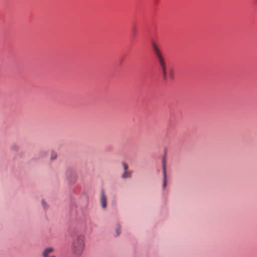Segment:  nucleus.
<instances>
[{"instance_id":"13","label":"nucleus","mask_w":257,"mask_h":257,"mask_svg":"<svg viewBox=\"0 0 257 257\" xmlns=\"http://www.w3.org/2000/svg\"><path fill=\"white\" fill-rule=\"evenodd\" d=\"M256 4H257V0H256Z\"/></svg>"},{"instance_id":"8","label":"nucleus","mask_w":257,"mask_h":257,"mask_svg":"<svg viewBox=\"0 0 257 257\" xmlns=\"http://www.w3.org/2000/svg\"><path fill=\"white\" fill-rule=\"evenodd\" d=\"M115 232L116 235H119L120 233V228L119 226H118L115 228Z\"/></svg>"},{"instance_id":"1","label":"nucleus","mask_w":257,"mask_h":257,"mask_svg":"<svg viewBox=\"0 0 257 257\" xmlns=\"http://www.w3.org/2000/svg\"><path fill=\"white\" fill-rule=\"evenodd\" d=\"M85 247V236L82 234L74 236L71 244L72 252L76 256L82 254Z\"/></svg>"},{"instance_id":"3","label":"nucleus","mask_w":257,"mask_h":257,"mask_svg":"<svg viewBox=\"0 0 257 257\" xmlns=\"http://www.w3.org/2000/svg\"><path fill=\"white\" fill-rule=\"evenodd\" d=\"M100 203L102 208L105 209L107 207V199L104 191L101 190L100 195Z\"/></svg>"},{"instance_id":"6","label":"nucleus","mask_w":257,"mask_h":257,"mask_svg":"<svg viewBox=\"0 0 257 257\" xmlns=\"http://www.w3.org/2000/svg\"><path fill=\"white\" fill-rule=\"evenodd\" d=\"M163 176H164V183L163 188H165L167 185V174L166 170V165L165 163L163 164Z\"/></svg>"},{"instance_id":"4","label":"nucleus","mask_w":257,"mask_h":257,"mask_svg":"<svg viewBox=\"0 0 257 257\" xmlns=\"http://www.w3.org/2000/svg\"><path fill=\"white\" fill-rule=\"evenodd\" d=\"M54 251V248L52 247H48L45 248L42 252L43 257H56L55 255L49 256V254Z\"/></svg>"},{"instance_id":"11","label":"nucleus","mask_w":257,"mask_h":257,"mask_svg":"<svg viewBox=\"0 0 257 257\" xmlns=\"http://www.w3.org/2000/svg\"><path fill=\"white\" fill-rule=\"evenodd\" d=\"M56 155L55 154H52V157L51 158V160H53L56 159Z\"/></svg>"},{"instance_id":"12","label":"nucleus","mask_w":257,"mask_h":257,"mask_svg":"<svg viewBox=\"0 0 257 257\" xmlns=\"http://www.w3.org/2000/svg\"><path fill=\"white\" fill-rule=\"evenodd\" d=\"M170 77H171V78H173V75H171Z\"/></svg>"},{"instance_id":"2","label":"nucleus","mask_w":257,"mask_h":257,"mask_svg":"<svg viewBox=\"0 0 257 257\" xmlns=\"http://www.w3.org/2000/svg\"><path fill=\"white\" fill-rule=\"evenodd\" d=\"M151 46L162 69L163 78L165 80H166L167 78V64L165 58L159 46L155 41L152 42Z\"/></svg>"},{"instance_id":"5","label":"nucleus","mask_w":257,"mask_h":257,"mask_svg":"<svg viewBox=\"0 0 257 257\" xmlns=\"http://www.w3.org/2000/svg\"><path fill=\"white\" fill-rule=\"evenodd\" d=\"M67 179L71 182H74L76 181V174L72 171H67L66 172Z\"/></svg>"},{"instance_id":"7","label":"nucleus","mask_w":257,"mask_h":257,"mask_svg":"<svg viewBox=\"0 0 257 257\" xmlns=\"http://www.w3.org/2000/svg\"><path fill=\"white\" fill-rule=\"evenodd\" d=\"M132 175V173L130 171H124L123 174L122 175V178L123 179L130 178Z\"/></svg>"},{"instance_id":"10","label":"nucleus","mask_w":257,"mask_h":257,"mask_svg":"<svg viewBox=\"0 0 257 257\" xmlns=\"http://www.w3.org/2000/svg\"><path fill=\"white\" fill-rule=\"evenodd\" d=\"M42 204L44 207V208H46L47 207V204H46V203L44 201V200H42Z\"/></svg>"},{"instance_id":"9","label":"nucleus","mask_w":257,"mask_h":257,"mask_svg":"<svg viewBox=\"0 0 257 257\" xmlns=\"http://www.w3.org/2000/svg\"><path fill=\"white\" fill-rule=\"evenodd\" d=\"M122 165H123V168L124 171H127V170L128 169V166L127 165V164H125V163H123Z\"/></svg>"}]
</instances>
